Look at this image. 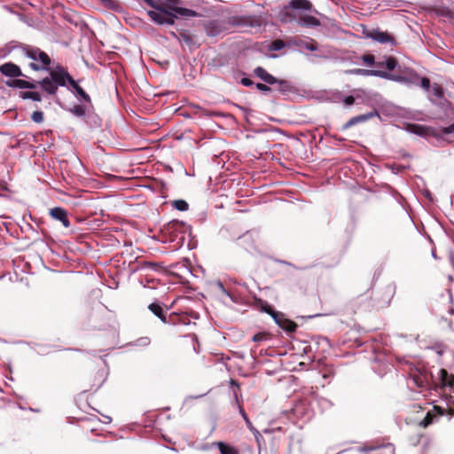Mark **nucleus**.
Here are the masks:
<instances>
[{
	"instance_id": "f257e3e1",
	"label": "nucleus",
	"mask_w": 454,
	"mask_h": 454,
	"mask_svg": "<svg viewBox=\"0 0 454 454\" xmlns=\"http://www.w3.org/2000/svg\"><path fill=\"white\" fill-rule=\"evenodd\" d=\"M67 76L68 72L60 67L56 70H51L50 77H45L36 83L48 94L55 95L59 86L66 85Z\"/></svg>"
},
{
	"instance_id": "f03ea898",
	"label": "nucleus",
	"mask_w": 454,
	"mask_h": 454,
	"mask_svg": "<svg viewBox=\"0 0 454 454\" xmlns=\"http://www.w3.org/2000/svg\"><path fill=\"white\" fill-rule=\"evenodd\" d=\"M26 57L32 59L29 67L34 71L47 70L51 63L50 56L38 47L26 45L23 47Z\"/></svg>"
},
{
	"instance_id": "7ed1b4c3",
	"label": "nucleus",
	"mask_w": 454,
	"mask_h": 454,
	"mask_svg": "<svg viewBox=\"0 0 454 454\" xmlns=\"http://www.w3.org/2000/svg\"><path fill=\"white\" fill-rule=\"evenodd\" d=\"M414 384L420 389H437L438 381L424 365L411 368L409 373Z\"/></svg>"
},
{
	"instance_id": "20e7f679",
	"label": "nucleus",
	"mask_w": 454,
	"mask_h": 454,
	"mask_svg": "<svg viewBox=\"0 0 454 454\" xmlns=\"http://www.w3.org/2000/svg\"><path fill=\"white\" fill-rule=\"evenodd\" d=\"M407 130L421 137H441L454 132V122L449 127H444L435 131L434 129L420 124H409Z\"/></svg>"
},
{
	"instance_id": "39448f33",
	"label": "nucleus",
	"mask_w": 454,
	"mask_h": 454,
	"mask_svg": "<svg viewBox=\"0 0 454 454\" xmlns=\"http://www.w3.org/2000/svg\"><path fill=\"white\" fill-rule=\"evenodd\" d=\"M313 5L309 0H291L288 6H286L283 12L284 18L282 20H295L296 17L293 13L289 12V9H302L306 11H310Z\"/></svg>"
},
{
	"instance_id": "423d86ee",
	"label": "nucleus",
	"mask_w": 454,
	"mask_h": 454,
	"mask_svg": "<svg viewBox=\"0 0 454 454\" xmlns=\"http://www.w3.org/2000/svg\"><path fill=\"white\" fill-rule=\"evenodd\" d=\"M208 36H217L228 29L227 22L223 20H211L204 24Z\"/></svg>"
},
{
	"instance_id": "0eeeda50",
	"label": "nucleus",
	"mask_w": 454,
	"mask_h": 454,
	"mask_svg": "<svg viewBox=\"0 0 454 454\" xmlns=\"http://www.w3.org/2000/svg\"><path fill=\"white\" fill-rule=\"evenodd\" d=\"M164 231L171 236V240L174 241L178 234H182L180 239H184V232L186 231V225L184 223L178 221V220H173L168 223L164 226Z\"/></svg>"
},
{
	"instance_id": "6e6552de",
	"label": "nucleus",
	"mask_w": 454,
	"mask_h": 454,
	"mask_svg": "<svg viewBox=\"0 0 454 454\" xmlns=\"http://www.w3.org/2000/svg\"><path fill=\"white\" fill-rule=\"evenodd\" d=\"M180 3H181V0H164V3L162 4L165 8L167 7L170 11H172L181 16H185V17L198 16V13L193 10L176 6Z\"/></svg>"
},
{
	"instance_id": "1a4fd4ad",
	"label": "nucleus",
	"mask_w": 454,
	"mask_h": 454,
	"mask_svg": "<svg viewBox=\"0 0 454 454\" xmlns=\"http://www.w3.org/2000/svg\"><path fill=\"white\" fill-rule=\"evenodd\" d=\"M366 36L380 43H390L391 45H395L396 43L395 39L392 35L379 29H373L366 33Z\"/></svg>"
},
{
	"instance_id": "9d476101",
	"label": "nucleus",
	"mask_w": 454,
	"mask_h": 454,
	"mask_svg": "<svg viewBox=\"0 0 454 454\" xmlns=\"http://www.w3.org/2000/svg\"><path fill=\"white\" fill-rule=\"evenodd\" d=\"M274 320L277 325L287 333H294L298 327L297 324L285 317L281 312L274 315Z\"/></svg>"
},
{
	"instance_id": "9b49d317",
	"label": "nucleus",
	"mask_w": 454,
	"mask_h": 454,
	"mask_svg": "<svg viewBox=\"0 0 454 454\" xmlns=\"http://www.w3.org/2000/svg\"><path fill=\"white\" fill-rule=\"evenodd\" d=\"M164 324L176 326V325H190V319L186 314L170 313L168 317H165L163 320Z\"/></svg>"
},
{
	"instance_id": "f8f14e48",
	"label": "nucleus",
	"mask_w": 454,
	"mask_h": 454,
	"mask_svg": "<svg viewBox=\"0 0 454 454\" xmlns=\"http://www.w3.org/2000/svg\"><path fill=\"white\" fill-rule=\"evenodd\" d=\"M0 73L4 76L17 78L20 76L27 77L23 74L20 67L12 62H7L0 66Z\"/></svg>"
},
{
	"instance_id": "ddd939ff",
	"label": "nucleus",
	"mask_w": 454,
	"mask_h": 454,
	"mask_svg": "<svg viewBox=\"0 0 454 454\" xmlns=\"http://www.w3.org/2000/svg\"><path fill=\"white\" fill-rule=\"evenodd\" d=\"M49 214L54 220L61 222L65 228L70 227L71 223L68 219V213L65 208L60 207H53L50 209Z\"/></svg>"
},
{
	"instance_id": "4468645a",
	"label": "nucleus",
	"mask_w": 454,
	"mask_h": 454,
	"mask_svg": "<svg viewBox=\"0 0 454 454\" xmlns=\"http://www.w3.org/2000/svg\"><path fill=\"white\" fill-rule=\"evenodd\" d=\"M378 115L377 112L374 111V112H371V113H368V114H360V115H357V116H355V117H352L351 119H349L342 127V129L343 130H346L349 128H351L352 126L354 125H356L358 123H361V122H364V121H367L368 120L373 118L374 116Z\"/></svg>"
},
{
	"instance_id": "2eb2a0df",
	"label": "nucleus",
	"mask_w": 454,
	"mask_h": 454,
	"mask_svg": "<svg viewBox=\"0 0 454 454\" xmlns=\"http://www.w3.org/2000/svg\"><path fill=\"white\" fill-rule=\"evenodd\" d=\"M454 387V375L453 374H449L447 370L445 369H441L439 371V380H438V384H437V388H442V387Z\"/></svg>"
},
{
	"instance_id": "dca6fc26",
	"label": "nucleus",
	"mask_w": 454,
	"mask_h": 454,
	"mask_svg": "<svg viewBox=\"0 0 454 454\" xmlns=\"http://www.w3.org/2000/svg\"><path fill=\"white\" fill-rule=\"evenodd\" d=\"M5 83L8 87H12V88L31 89V90L37 88V83L31 82L29 81L22 80V79L9 80Z\"/></svg>"
},
{
	"instance_id": "f3484780",
	"label": "nucleus",
	"mask_w": 454,
	"mask_h": 454,
	"mask_svg": "<svg viewBox=\"0 0 454 454\" xmlns=\"http://www.w3.org/2000/svg\"><path fill=\"white\" fill-rule=\"evenodd\" d=\"M254 74L255 76L259 77L261 80H262L267 84H275L276 82H278V79L269 74L263 67H257L254 70Z\"/></svg>"
},
{
	"instance_id": "a211bd4d",
	"label": "nucleus",
	"mask_w": 454,
	"mask_h": 454,
	"mask_svg": "<svg viewBox=\"0 0 454 454\" xmlns=\"http://www.w3.org/2000/svg\"><path fill=\"white\" fill-rule=\"evenodd\" d=\"M349 74H360V75H373V76H379L382 78H387L389 74L385 71L380 70H368V69H361V68H356L353 70L348 71Z\"/></svg>"
},
{
	"instance_id": "6ab92c4d",
	"label": "nucleus",
	"mask_w": 454,
	"mask_h": 454,
	"mask_svg": "<svg viewBox=\"0 0 454 454\" xmlns=\"http://www.w3.org/2000/svg\"><path fill=\"white\" fill-rule=\"evenodd\" d=\"M294 45L300 49H305L309 51H315L318 49L317 43L312 38H309V40L297 39L294 41Z\"/></svg>"
},
{
	"instance_id": "aec40b11",
	"label": "nucleus",
	"mask_w": 454,
	"mask_h": 454,
	"mask_svg": "<svg viewBox=\"0 0 454 454\" xmlns=\"http://www.w3.org/2000/svg\"><path fill=\"white\" fill-rule=\"evenodd\" d=\"M298 24L302 27H314L320 26L321 23L317 18L311 15L303 14L299 17Z\"/></svg>"
},
{
	"instance_id": "412c9836",
	"label": "nucleus",
	"mask_w": 454,
	"mask_h": 454,
	"mask_svg": "<svg viewBox=\"0 0 454 454\" xmlns=\"http://www.w3.org/2000/svg\"><path fill=\"white\" fill-rule=\"evenodd\" d=\"M67 82L74 88L76 93L86 102L90 103V97L84 91V90L80 87L76 81L73 79V77L68 74L67 78Z\"/></svg>"
},
{
	"instance_id": "4be33fe9",
	"label": "nucleus",
	"mask_w": 454,
	"mask_h": 454,
	"mask_svg": "<svg viewBox=\"0 0 454 454\" xmlns=\"http://www.w3.org/2000/svg\"><path fill=\"white\" fill-rule=\"evenodd\" d=\"M168 10L162 5V11H149L148 16L153 20L155 23L163 25L165 16L167 14Z\"/></svg>"
},
{
	"instance_id": "5701e85b",
	"label": "nucleus",
	"mask_w": 454,
	"mask_h": 454,
	"mask_svg": "<svg viewBox=\"0 0 454 454\" xmlns=\"http://www.w3.org/2000/svg\"><path fill=\"white\" fill-rule=\"evenodd\" d=\"M240 24L250 25L251 27H260L262 25V20L260 17L255 16H246L239 18Z\"/></svg>"
},
{
	"instance_id": "b1692460",
	"label": "nucleus",
	"mask_w": 454,
	"mask_h": 454,
	"mask_svg": "<svg viewBox=\"0 0 454 454\" xmlns=\"http://www.w3.org/2000/svg\"><path fill=\"white\" fill-rule=\"evenodd\" d=\"M215 444L217 445L221 454H239L236 448L223 442H217Z\"/></svg>"
},
{
	"instance_id": "393cba45",
	"label": "nucleus",
	"mask_w": 454,
	"mask_h": 454,
	"mask_svg": "<svg viewBox=\"0 0 454 454\" xmlns=\"http://www.w3.org/2000/svg\"><path fill=\"white\" fill-rule=\"evenodd\" d=\"M437 415L434 411H429L427 412L425 418L419 423V425L423 428H427L428 426L432 425L434 420L437 419Z\"/></svg>"
},
{
	"instance_id": "a878e982",
	"label": "nucleus",
	"mask_w": 454,
	"mask_h": 454,
	"mask_svg": "<svg viewBox=\"0 0 454 454\" xmlns=\"http://www.w3.org/2000/svg\"><path fill=\"white\" fill-rule=\"evenodd\" d=\"M148 309L152 313H153L157 317H159L163 322L166 314L162 307L159 303L153 302L148 306Z\"/></svg>"
},
{
	"instance_id": "bb28decb",
	"label": "nucleus",
	"mask_w": 454,
	"mask_h": 454,
	"mask_svg": "<svg viewBox=\"0 0 454 454\" xmlns=\"http://www.w3.org/2000/svg\"><path fill=\"white\" fill-rule=\"evenodd\" d=\"M433 10L439 16L454 19V11L448 7L438 6L434 7Z\"/></svg>"
},
{
	"instance_id": "cd10ccee",
	"label": "nucleus",
	"mask_w": 454,
	"mask_h": 454,
	"mask_svg": "<svg viewBox=\"0 0 454 454\" xmlns=\"http://www.w3.org/2000/svg\"><path fill=\"white\" fill-rule=\"evenodd\" d=\"M20 98H21L22 99H32L37 102H40L42 100L40 93L36 91H20Z\"/></svg>"
},
{
	"instance_id": "c85d7f7f",
	"label": "nucleus",
	"mask_w": 454,
	"mask_h": 454,
	"mask_svg": "<svg viewBox=\"0 0 454 454\" xmlns=\"http://www.w3.org/2000/svg\"><path fill=\"white\" fill-rule=\"evenodd\" d=\"M277 84V90L281 93L290 92L292 90L291 83L286 80H278L275 82Z\"/></svg>"
},
{
	"instance_id": "c756f323",
	"label": "nucleus",
	"mask_w": 454,
	"mask_h": 454,
	"mask_svg": "<svg viewBox=\"0 0 454 454\" xmlns=\"http://www.w3.org/2000/svg\"><path fill=\"white\" fill-rule=\"evenodd\" d=\"M261 306V309L264 311L265 313L270 315L272 317H274V315L278 313V311H275L274 309L267 302L262 300L258 301Z\"/></svg>"
},
{
	"instance_id": "7c9ffc66",
	"label": "nucleus",
	"mask_w": 454,
	"mask_h": 454,
	"mask_svg": "<svg viewBox=\"0 0 454 454\" xmlns=\"http://www.w3.org/2000/svg\"><path fill=\"white\" fill-rule=\"evenodd\" d=\"M106 8L116 11L120 8V3L117 0H99Z\"/></svg>"
},
{
	"instance_id": "2f4dec72",
	"label": "nucleus",
	"mask_w": 454,
	"mask_h": 454,
	"mask_svg": "<svg viewBox=\"0 0 454 454\" xmlns=\"http://www.w3.org/2000/svg\"><path fill=\"white\" fill-rule=\"evenodd\" d=\"M173 206L175 208H176L179 211H185L188 209L189 205L188 203L184 200H176L173 201Z\"/></svg>"
},
{
	"instance_id": "473e14b6",
	"label": "nucleus",
	"mask_w": 454,
	"mask_h": 454,
	"mask_svg": "<svg viewBox=\"0 0 454 454\" xmlns=\"http://www.w3.org/2000/svg\"><path fill=\"white\" fill-rule=\"evenodd\" d=\"M70 112L75 116L82 117L85 114V107L82 105H76L70 109Z\"/></svg>"
},
{
	"instance_id": "72a5a7b5",
	"label": "nucleus",
	"mask_w": 454,
	"mask_h": 454,
	"mask_svg": "<svg viewBox=\"0 0 454 454\" xmlns=\"http://www.w3.org/2000/svg\"><path fill=\"white\" fill-rule=\"evenodd\" d=\"M270 338V334L268 333H258L253 336L252 340L254 342H260V341L268 340Z\"/></svg>"
},
{
	"instance_id": "f704fd0d",
	"label": "nucleus",
	"mask_w": 454,
	"mask_h": 454,
	"mask_svg": "<svg viewBox=\"0 0 454 454\" xmlns=\"http://www.w3.org/2000/svg\"><path fill=\"white\" fill-rule=\"evenodd\" d=\"M31 120L35 123H42L44 120V114L42 111H35L31 115Z\"/></svg>"
},
{
	"instance_id": "c9c22d12",
	"label": "nucleus",
	"mask_w": 454,
	"mask_h": 454,
	"mask_svg": "<svg viewBox=\"0 0 454 454\" xmlns=\"http://www.w3.org/2000/svg\"><path fill=\"white\" fill-rule=\"evenodd\" d=\"M286 46V43L283 40L281 39H277V40H274L272 43H271V46H270V49L273 50V51H280L282 50L284 47Z\"/></svg>"
},
{
	"instance_id": "e433bc0d",
	"label": "nucleus",
	"mask_w": 454,
	"mask_h": 454,
	"mask_svg": "<svg viewBox=\"0 0 454 454\" xmlns=\"http://www.w3.org/2000/svg\"><path fill=\"white\" fill-rule=\"evenodd\" d=\"M396 65L397 60L394 57H389L385 62V67L389 71H393L395 68Z\"/></svg>"
},
{
	"instance_id": "4c0bfd02",
	"label": "nucleus",
	"mask_w": 454,
	"mask_h": 454,
	"mask_svg": "<svg viewBox=\"0 0 454 454\" xmlns=\"http://www.w3.org/2000/svg\"><path fill=\"white\" fill-rule=\"evenodd\" d=\"M362 60L367 64V65H372L374 64V61H375V58L373 55L372 54H364L362 56Z\"/></svg>"
},
{
	"instance_id": "58836bf2",
	"label": "nucleus",
	"mask_w": 454,
	"mask_h": 454,
	"mask_svg": "<svg viewBox=\"0 0 454 454\" xmlns=\"http://www.w3.org/2000/svg\"><path fill=\"white\" fill-rule=\"evenodd\" d=\"M175 19L176 16L168 11L165 16L164 24L173 25L175 23Z\"/></svg>"
},
{
	"instance_id": "ea45409f",
	"label": "nucleus",
	"mask_w": 454,
	"mask_h": 454,
	"mask_svg": "<svg viewBox=\"0 0 454 454\" xmlns=\"http://www.w3.org/2000/svg\"><path fill=\"white\" fill-rule=\"evenodd\" d=\"M148 5L154 8L158 11H162V4H160V3L154 2L153 0H144Z\"/></svg>"
},
{
	"instance_id": "a19ab883",
	"label": "nucleus",
	"mask_w": 454,
	"mask_h": 454,
	"mask_svg": "<svg viewBox=\"0 0 454 454\" xmlns=\"http://www.w3.org/2000/svg\"><path fill=\"white\" fill-rule=\"evenodd\" d=\"M420 86L426 90H429L430 89V80L427 77H422L420 80Z\"/></svg>"
},
{
	"instance_id": "79ce46f5",
	"label": "nucleus",
	"mask_w": 454,
	"mask_h": 454,
	"mask_svg": "<svg viewBox=\"0 0 454 454\" xmlns=\"http://www.w3.org/2000/svg\"><path fill=\"white\" fill-rule=\"evenodd\" d=\"M256 88H257V90H259L260 91H262V92H270L272 90V89L270 87H269L267 84L260 83V82L256 84Z\"/></svg>"
},
{
	"instance_id": "37998d69",
	"label": "nucleus",
	"mask_w": 454,
	"mask_h": 454,
	"mask_svg": "<svg viewBox=\"0 0 454 454\" xmlns=\"http://www.w3.org/2000/svg\"><path fill=\"white\" fill-rule=\"evenodd\" d=\"M434 93L435 96L439 98H442L443 96L442 89L436 83L434 84Z\"/></svg>"
},
{
	"instance_id": "c03bdc74",
	"label": "nucleus",
	"mask_w": 454,
	"mask_h": 454,
	"mask_svg": "<svg viewBox=\"0 0 454 454\" xmlns=\"http://www.w3.org/2000/svg\"><path fill=\"white\" fill-rule=\"evenodd\" d=\"M237 403H238V405H239V411L240 413V415L242 416V418L244 419L245 422L247 423V420H250L249 418L247 417V414L246 413L245 410L243 409V407L239 404V400L237 399Z\"/></svg>"
},
{
	"instance_id": "a18cd8bd",
	"label": "nucleus",
	"mask_w": 454,
	"mask_h": 454,
	"mask_svg": "<svg viewBox=\"0 0 454 454\" xmlns=\"http://www.w3.org/2000/svg\"><path fill=\"white\" fill-rule=\"evenodd\" d=\"M240 83L242 85H244V86H247V87L251 86V85L254 84L253 81L251 79H249V78H247V77L242 78L240 80Z\"/></svg>"
},
{
	"instance_id": "49530a36",
	"label": "nucleus",
	"mask_w": 454,
	"mask_h": 454,
	"mask_svg": "<svg viewBox=\"0 0 454 454\" xmlns=\"http://www.w3.org/2000/svg\"><path fill=\"white\" fill-rule=\"evenodd\" d=\"M343 102L347 106H351L355 103V98L353 96H348L344 98Z\"/></svg>"
},
{
	"instance_id": "de8ad7c7",
	"label": "nucleus",
	"mask_w": 454,
	"mask_h": 454,
	"mask_svg": "<svg viewBox=\"0 0 454 454\" xmlns=\"http://www.w3.org/2000/svg\"><path fill=\"white\" fill-rule=\"evenodd\" d=\"M150 339L147 338V337H144V338H140L138 340V342L140 343V345H148L150 343Z\"/></svg>"
},
{
	"instance_id": "09e8293b",
	"label": "nucleus",
	"mask_w": 454,
	"mask_h": 454,
	"mask_svg": "<svg viewBox=\"0 0 454 454\" xmlns=\"http://www.w3.org/2000/svg\"><path fill=\"white\" fill-rule=\"evenodd\" d=\"M421 436H422V434H418L416 436V438H414V439L412 438V439H411V441L412 442L413 444H418L420 441Z\"/></svg>"
},
{
	"instance_id": "8fccbe9b",
	"label": "nucleus",
	"mask_w": 454,
	"mask_h": 454,
	"mask_svg": "<svg viewBox=\"0 0 454 454\" xmlns=\"http://www.w3.org/2000/svg\"><path fill=\"white\" fill-rule=\"evenodd\" d=\"M102 382H103V380L100 379L97 383L93 384V387H95L96 388H98L101 386Z\"/></svg>"
},
{
	"instance_id": "3c124183",
	"label": "nucleus",
	"mask_w": 454,
	"mask_h": 454,
	"mask_svg": "<svg viewBox=\"0 0 454 454\" xmlns=\"http://www.w3.org/2000/svg\"><path fill=\"white\" fill-rule=\"evenodd\" d=\"M246 424L249 429H253V424H252L251 420H247V422Z\"/></svg>"
},
{
	"instance_id": "603ef678",
	"label": "nucleus",
	"mask_w": 454,
	"mask_h": 454,
	"mask_svg": "<svg viewBox=\"0 0 454 454\" xmlns=\"http://www.w3.org/2000/svg\"><path fill=\"white\" fill-rule=\"evenodd\" d=\"M377 66H378V67H381L385 66V63H383V62H378V63H377Z\"/></svg>"
},
{
	"instance_id": "864d4df0",
	"label": "nucleus",
	"mask_w": 454,
	"mask_h": 454,
	"mask_svg": "<svg viewBox=\"0 0 454 454\" xmlns=\"http://www.w3.org/2000/svg\"><path fill=\"white\" fill-rule=\"evenodd\" d=\"M203 113H204V114H203L204 115H210V114H209V113H208L207 111H203Z\"/></svg>"
},
{
	"instance_id": "5fc2aeb1",
	"label": "nucleus",
	"mask_w": 454,
	"mask_h": 454,
	"mask_svg": "<svg viewBox=\"0 0 454 454\" xmlns=\"http://www.w3.org/2000/svg\"><path fill=\"white\" fill-rule=\"evenodd\" d=\"M437 353H438L439 355H442L443 350H438V351H437Z\"/></svg>"
}]
</instances>
